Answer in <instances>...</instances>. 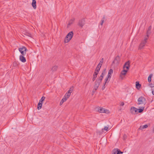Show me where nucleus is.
<instances>
[{
    "label": "nucleus",
    "instance_id": "30",
    "mask_svg": "<svg viewBox=\"0 0 154 154\" xmlns=\"http://www.w3.org/2000/svg\"><path fill=\"white\" fill-rule=\"evenodd\" d=\"M103 61V59L102 58L100 61L99 62L98 65H100V66H101L102 64Z\"/></svg>",
    "mask_w": 154,
    "mask_h": 154
},
{
    "label": "nucleus",
    "instance_id": "39",
    "mask_svg": "<svg viewBox=\"0 0 154 154\" xmlns=\"http://www.w3.org/2000/svg\"><path fill=\"white\" fill-rule=\"evenodd\" d=\"M121 74L123 75H125L126 74V73L125 72H124L123 71H122L121 72Z\"/></svg>",
    "mask_w": 154,
    "mask_h": 154
},
{
    "label": "nucleus",
    "instance_id": "33",
    "mask_svg": "<svg viewBox=\"0 0 154 154\" xmlns=\"http://www.w3.org/2000/svg\"><path fill=\"white\" fill-rule=\"evenodd\" d=\"M72 88H71L68 91V93L69 94H71V93L72 92Z\"/></svg>",
    "mask_w": 154,
    "mask_h": 154
},
{
    "label": "nucleus",
    "instance_id": "7",
    "mask_svg": "<svg viewBox=\"0 0 154 154\" xmlns=\"http://www.w3.org/2000/svg\"><path fill=\"white\" fill-rule=\"evenodd\" d=\"M130 63L129 61L125 63L124 65V69L126 68L127 70H128L130 66Z\"/></svg>",
    "mask_w": 154,
    "mask_h": 154
},
{
    "label": "nucleus",
    "instance_id": "37",
    "mask_svg": "<svg viewBox=\"0 0 154 154\" xmlns=\"http://www.w3.org/2000/svg\"><path fill=\"white\" fill-rule=\"evenodd\" d=\"M152 93L153 95H154V86L151 88Z\"/></svg>",
    "mask_w": 154,
    "mask_h": 154
},
{
    "label": "nucleus",
    "instance_id": "8",
    "mask_svg": "<svg viewBox=\"0 0 154 154\" xmlns=\"http://www.w3.org/2000/svg\"><path fill=\"white\" fill-rule=\"evenodd\" d=\"M85 24V21L84 19H82L79 21V25L81 27H82Z\"/></svg>",
    "mask_w": 154,
    "mask_h": 154
},
{
    "label": "nucleus",
    "instance_id": "26",
    "mask_svg": "<svg viewBox=\"0 0 154 154\" xmlns=\"http://www.w3.org/2000/svg\"><path fill=\"white\" fill-rule=\"evenodd\" d=\"M42 104L40 103H38L37 105V108L38 110L40 109L42 107Z\"/></svg>",
    "mask_w": 154,
    "mask_h": 154
},
{
    "label": "nucleus",
    "instance_id": "28",
    "mask_svg": "<svg viewBox=\"0 0 154 154\" xmlns=\"http://www.w3.org/2000/svg\"><path fill=\"white\" fill-rule=\"evenodd\" d=\"M22 54L21 55L24 56L26 54V51H19Z\"/></svg>",
    "mask_w": 154,
    "mask_h": 154
},
{
    "label": "nucleus",
    "instance_id": "24",
    "mask_svg": "<svg viewBox=\"0 0 154 154\" xmlns=\"http://www.w3.org/2000/svg\"><path fill=\"white\" fill-rule=\"evenodd\" d=\"M24 34L26 36H28L30 37H32V35L30 33L28 32H26L24 33Z\"/></svg>",
    "mask_w": 154,
    "mask_h": 154
},
{
    "label": "nucleus",
    "instance_id": "6",
    "mask_svg": "<svg viewBox=\"0 0 154 154\" xmlns=\"http://www.w3.org/2000/svg\"><path fill=\"white\" fill-rule=\"evenodd\" d=\"M120 62V58L119 56H117L113 61L112 63H116V64H118Z\"/></svg>",
    "mask_w": 154,
    "mask_h": 154
},
{
    "label": "nucleus",
    "instance_id": "16",
    "mask_svg": "<svg viewBox=\"0 0 154 154\" xmlns=\"http://www.w3.org/2000/svg\"><path fill=\"white\" fill-rule=\"evenodd\" d=\"M141 87V85L139 84V83L138 82H136V87L138 89H139Z\"/></svg>",
    "mask_w": 154,
    "mask_h": 154
},
{
    "label": "nucleus",
    "instance_id": "10",
    "mask_svg": "<svg viewBox=\"0 0 154 154\" xmlns=\"http://www.w3.org/2000/svg\"><path fill=\"white\" fill-rule=\"evenodd\" d=\"M20 60L23 63H25L26 61V58L23 55H20Z\"/></svg>",
    "mask_w": 154,
    "mask_h": 154
},
{
    "label": "nucleus",
    "instance_id": "36",
    "mask_svg": "<svg viewBox=\"0 0 154 154\" xmlns=\"http://www.w3.org/2000/svg\"><path fill=\"white\" fill-rule=\"evenodd\" d=\"M108 128L107 127L105 126L104 128L102 129V130H104L105 131H108Z\"/></svg>",
    "mask_w": 154,
    "mask_h": 154
},
{
    "label": "nucleus",
    "instance_id": "11",
    "mask_svg": "<svg viewBox=\"0 0 154 154\" xmlns=\"http://www.w3.org/2000/svg\"><path fill=\"white\" fill-rule=\"evenodd\" d=\"M67 100V98L66 97V96H64L62 100L60 102V105H61L63 103L65 102Z\"/></svg>",
    "mask_w": 154,
    "mask_h": 154
},
{
    "label": "nucleus",
    "instance_id": "18",
    "mask_svg": "<svg viewBox=\"0 0 154 154\" xmlns=\"http://www.w3.org/2000/svg\"><path fill=\"white\" fill-rule=\"evenodd\" d=\"M74 20L75 19L74 18H73L70 20L68 24V26H69L71 25L73 23V22L74 21Z\"/></svg>",
    "mask_w": 154,
    "mask_h": 154
},
{
    "label": "nucleus",
    "instance_id": "41",
    "mask_svg": "<svg viewBox=\"0 0 154 154\" xmlns=\"http://www.w3.org/2000/svg\"><path fill=\"white\" fill-rule=\"evenodd\" d=\"M119 153V154H122L123 153L122 152H121L118 149V152Z\"/></svg>",
    "mask_w": 154,
    "mask_h": 154
},
{
    "label": "nucleus",
    "instance_id": "31",
    "mask_svg": "<svg viewBox=\"0 0 154 154\" xmlns=\"http://www.w3.org/2000/svg\"><path fill=\"white\" fill-rule=\"evenodd\" d=\"M70 94H69V93H68V92H67L66 94H65L64 96H66V98H67V99L70 96Z\"/></svg>",
    "mask_w": 154,
    "mask_h": 154
},
{
    "label": "nucleus",
    "instance_id": "35",
    "mask_svg": "<svg viewBox=\"0 0 154 154\" xmlns=\"http://www.w3.org/2000/svg\"><path fill=\"white\" fill-rule=\"evenodd\" d=\"M134 109H135V110L134 111V113H137L138 111V109L136 108Z\"/></svg>",
    "mask_w": 154,
    "mask_h": 154
},
{
    "label": "nucleus",
    "instance_id": "44",
    "mask_svg": "<svg viewBox=\"0 0 154 154\" xmlns=\"http://www.w3.org/2000/svg\"><path fill=\"white\" fill-rule=\"evenodd\" d=\"M38 103H42V102H40V100H39Z\"/></svg>",
    "mask_w": 154,
    "mask_h": 154
},
{
    "label": "nucleus",
    "instance_id": "9",
    "mask_svg": "<svg viewBox=\"0 0 154 154\" xmlns=\"http://www.w3.org/2000/svg\"><path fill=\"white\" fill-rule=\"evenodd\" d=\"M105 74V69L103 72L102 73L101 75H100V76L97 78L98 79L101 80L102 81L103 77L104 76V75Z\"/></svg>",
    "mask_w": 154,
    "mask_h": 154
},
{
    "label": "nucleus",
    "instance_id": "21",
    "mask_svg": "<svg viewBox=\"0 0 154 154\" xmlns=\"http://www.w3.org/2000/svg\"><path fill=\"white\" fill-rule=\"evenodd\" d=\"M118 152V149H114L112 151V154H119V153Z\"/></svg>",
    "mask_w": 154,
    "mask_h": 154
},
{
    "label": "nucleus",
    "instance_id": "15",
    "mask_svg": "<svg viewBox=\"0 0 154 154\" xmlns=\"http://www.w3.org/2000/svg\"><path fill=\"white\" fill-rule=\"evenodd\" d=\"M101 67V66H100V65H98L96 67L95 72H96L98 73L100 71Z\"/></svg>",
    "mask_w": 154,
    "mask_h": 154
},
{
    "label": "nucleus",
    "instance_id": "43",
    "mask_svg": "<svg viewBox=\"0 0 154 154\" xmlns=\"http://www.w3.org/2000/svg\"><path fill=\"white\" fill-rule=\"evenodd\" d=\"M128 70H127H127H125V69H124V70H123V71L124 72H125V73H126V72H127V71H128Z\"/></svg>",
    "mask_w": 154,
    "mask_h": 154
},
{
    "label": "nucleus",
    "instance_id": "38",
    "mask_svg": "<svg viewBox=\"0 0 154 154\" xmlns=\"http://www.w3.org/2000/svg\"><path fill=\"white\" fill-rule=\"evenodd\" d=\"M149 87H150L151 88H152V87H153L154 86V84H153L152 83H150L149 84Z\"/></svg>",
    "mask_w": 154,
    "mask_h": 154
},
{
    "label": "nucleus",
    "instance_id": "12",
    "mask_svg": "<svg viewBox=\"0 0 154 154\" xmlns=\"http://www.w3.org/2000/svg\"><path fill=\"white\" fill-rule=\"evenodd\" d=\"M146 42H144L142 41L140 45L139 49H141L142 48H143V47L145 46V45L146 44Z\"/></svg>",
    "mask_w": 154,
    "mask_h": 154
},
{
    "label": "nucleus",
    "instance_id": "32",
    "mask_svg": "<svg viewBox=\"0 0 154 154\" xmlns=\"http://www.w3.org/2000/svg\"><path fill=\"white\" fill-rule=\"evenodd\" d=\"M105 18L104 16L103 17V19L101 20V23H100V25L102 26L103 23L104 21V19Z\"/></svg>",
    "mask_w": 154,
    "mask_h": 154
},
{
    "label": "nucleus",
    "instance_id": "4",
    "mask_svg": "<svg viewBox=\"0 0 154 154\" xmlns=\"http://www.w3.org/2000/svg\"><path fill=\"white\" fill-rule=\"evenodd\" d=\"M151 29V26H149V27L148 30L147 31L146 36H145V37H144V40L142 41H143L144 42H146H146H147V40L148 39V38L149 34L150 33V30Z\"/></svg>",
    "mask_w": 154,
    "mask_h": 154
},
{
    "label": "nucleus",
    "instance_id": "34",
    "mask_svg": "<svg viewBox=\"0 0 154 154\" xmlns=\"http://www.w3.org/2000/svg\"><path fill=\"white\" fill-rule=\"evenodd\" d=\"M45 97L44 96H43L40 99V102H43L45 99Z\"/></svg>",
    "mask_w": 154,
    "mask_h": 154
},
{
    "label": "nucleus",
    "instance_id": "27",
    "mask_svg": "<svg viewBox=\"0 0 154 154\" xmlns=\"http://www.w3.org/2000/svg\"><path fill=\"white\" fill-rule=\"evenodd\" d=\"M110 78L111 77H109V76H107V77H106L105 79V81L106 82H108Z\"/></svg>",
    "mask_w": 154,
    "mask_h": 154
},
{
    "label": "nucleus",
    "instance_id": "1",
    "mask_svg": "<svg viewBox=\"0 0 154 154\" xmlns=\"http://www.w3.org/2000/svg\"><path fill=\"white\" fill-rule=\"evenodd\" d=\"M146 103V99L143 97L141 96L137 100V104L138 105L143 104L145 105Z\"/></svg>",
    "mask_w": 154,
    "mask_h": 154
},
{
    "label": "nucleus",
    "instance_id": "23",
    "mask_svg": "<svg viewBox=\"0 0 154 154\" xmlns=\"http://www.w3.org/2000/svg\"><path fill=\"white\" fill-rule=\"evenodd\" d=\"M57 68H58V67H57V66H53L52 67V68L51 69V70L53 71H55L57 70Z\"/></svg>",
    "mask_w": 154,
    "mask_h": 154
},
{
    "label": "nucleus",
    "instance_id": "20",
    "mask_svg": "<svg viewBox=\"0 0 154 154\" xmlns=\"http://www.w3.org/2000/svg\"><path fill=\"white\" fill-rule=\"evenodd\" d=\"M27 50L26 48L24 46H23L22 48H19V51H26Z\"/></svg>",
    "mask_w": 154,
    "mask_h": 154
},
{
    "label": "nucleus",
    "instance_id": "13",
    "mask_svg": "<svg viewBox=\"0 0 154 154\" xmlns=\"http://www.w3.org/2000/svg\"><path fill=\"white\" fill-rule=\"evenodd\" d=\"M36 1L35 0H33L32 2V5L34 9H35L36 8Z\"/></svg>",
    "mask_w": 154,
    "mask_h": 154
},
{
    "label": "nucleus",
    "instance_id": "29",
    "mask_svg": "<svg viewBox=\"0 0 154 154\" xmlns=\"http://www.w3.org/2000/svg\"><path fill=\"white\" fill-rule=\"evenodd\" d=\"M135 107H132L131 108V111L132 113H134V111L135 110V109L134 108H135Z\"/></svg>",
    "mask_w": 154,
    "mask_h": 154
},
{
    "label": "nucleus",
    "instance_id": "40",
    "mask_svg": "<svg viewBox=\"0 0 154 154\" xmlns=\"http://www.w3.org/2000/svg\"><path fill=\"white\" fill-rule=\"evenodd\" d=\"M124 105V102H122V103H121L120 104V105L121 106H123Z\"/></svg>",
    "mask_w": 154,
    "mask_h": 154
},
{
    "label": "nucleus",
    "instance_id": "5",
    "mask_svg": "<svg viewBox=\"0 0 154 154\" xmlns=\"http://www.w3.org/2000/svg\"><path fill=\"white\" fill-rule=\"evenodd\" d=\"M98 111L99 112L101 113H108L109 112L108 110L104 108L101 107H99V108L98 109Z\"/></svg>",
    "mask_w": 154,
    "mask_h": 154
},
{
    "label": "nucleus",
    "instance_id": "22",
    "mask_svg": "<svg viewBox=\"0 0 154 154\" xmlns=\"http://www.w3.org/2000/svg\"><path fill=\"white\" fill-rule=\"evenodd\" d=\"M148 125H144L141 126H140L139 129L141 130L143 129L144 128H146L148 127Z\"/></svg>",
    "mask_w": 154,
    "mask_h": 154
},
{
    "label": "nucleus",
    "instance_id": "14",
    "mask_svg": "<svg viewBox=\"0 0 154 154\" xmlns=\"http://www.w3.org/2000/svg\"><path fill=\"white\" fill-rule=\"evenodd\" d=\"M98 73H97L96 72H94L93 74V77L92 78L93 81L94 82L96 78H97V75L98 74Z\"/></svg>",
    "mask_w": 154,
    "mask_h": 154
},
{
    "label": "nucleus",
    "instance_id": "25",
    "mask_svg": "<svg viewBox=\"0 0 154 154\" xmlns=\"http://www.w3.org/2000/svg\"><path fill=\"white\" fill-rule=\"evenodd\" d=\"M152 74H151L149 75V77H148V81L149 82H151V78L152 77Z\"/></svg>",
    "mask_w": 154,
    "mask_h": 154
},
{
    "label": "nucleus",
    "instance_id": "3",
    "mask_svg": "<svg viewBox=\"0 0 154 154\" xmlns=\"http://www.w3.org/2000/svg\"><path fill=\"white\" fill-rule=\"evenodd\" d=\"M101 81L97 79H96L94 82V90L96 91Z\"/></svg>",
    "mask_w": 154,
    "mask_h": 154
},
{
    "label": "nucleus",
    "instance_id": "42",
    "mask_svg": "<svg viewBox=\"0 0 154 154\" xmlns=\"http://www.w3.org/2000/svg\"><path fill=\"white\" fill-rule=\"evenodd\" d=\"M105 88V86L103 85V86L102 87V90H103Z\"/></svg>",
    "mask_w": 154,
    "mask_h": 154
},
{
    "label": "nucleus",
    "instance_id": "2",
    "mask_svg": "<svg viewBox=\"0 0 154 154\" xmlns=\"http://www.w3.org/2000/svg\"><path fill=\"white\" fill-rule=\"evenodd\" d=\"M73 35L72 31H71L67 35L64 41L65 43L68 42L72 38Z\"/></svg>",
    "mask_w": 154,
    "mask_h": 154
},
{
    "label": "nucleus",
    "instance_id": "19",
    "mask_svg": "<svg viewBox=\"0 0 154 154\" xmlns=\"http://www.w3.org/2000/svg\"><path fill=\"white\" fill-rule=\"evenodd\" d=\"M113 73V70L112 69H110L109 70L108 72V74L107 75V76H109V77L111 78V75Z\"/></svg>",
    "mask_w": 154,
    "mask_h": 154
},
{
    "label": "nucleus",
    "instance_id": "17",
    "mask_svg": "<svg viewBox=\"0 0 154 154\" xmlns=\"http://www.w3.org/2000/svg\"><path fill=\"white\" fill-rule=\"evenodd\" d=\"M144 107L142 106L140 108L138 109V111L137 112V113L142 112L143 111Z\"/></svg>",
    "mask_w": 154,
    "mask_h": 154
},
{
    "label": "nucleus",
    "instance_id": "45",
    "mask_svg": "<svg viewBox=\"0 0 154 154\" xmlns=\"http://www.w3.org/2000/svg\"><path fill=\"white\" fill-rule=\"evenodd\" d=\"M107 82H105L103 83V85H104L105 86V85H106V83H107Z\"/></svg>",
    "mask_w": 154,
    "mask_h": 154
}]
</instances>
